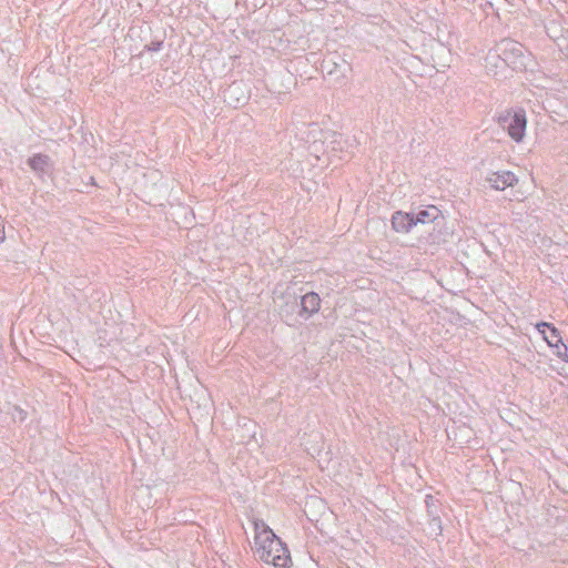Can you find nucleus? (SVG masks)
<instances>
[{"label": "nucleus", "mask_w": 568, "mask_h": 568, "mask_svg": "<svg viewBox=\"0 0 568 568\" xmlns=\"http://www.w3.org/2000/svg\"><path fill=\"white\" fill-rule=\"evenodd\" d=\"M487 183L497 191H504L508 186H514L518 179L511 171L493 172L486 178Z\"/></svg>", "instance_id": "nucleus-6"}, {"label": "nucleus", "mask_w": 568, "mask_h": 568, "mask_svg": "<svg viewBox=\"0 0 568 568\" xmlns=\"http://www.w3.org/2000/svg\"><path fill=\"white\" fill-rule=\"evenodd\" d=\"M310 135L314 139L310 144V150L317 153L323 152L337 155L338 153L352 154L358 142L355 136H344L336 131H323L317 124L310 125Z\"/></svg>", "instance_id": "nucleus-1"}, {"label": "nucleus", "mask_w": 568, "mask_h": 568, "mask_svg": "<svg viewBox=\"0 0 568 568\" xmlns=\"http://www.w3.org/2000/svg\"><path fill=\"white\" fill-rule=\"evenodd\" d=\"M256 552L265 564H272L275 568H290L292 565L291 554L287 546L276 535L255 544Z\"/></svg>", "instance_id": "nucleus-2"}, {"label": "nucleus", "mask_w": 568, "mask_h": 568, "mask_svg": "<svg viewBox=\"0 0 568 568\" xmlns=\"http://www.w3.org/2000/svg\"><path fill=\"white\" fill-rule=\"evenodd\" d=\"M284 304L280 305L278 312L280 315L288 322L290 317H292L300 310L298 297L295 294L290 292H285L282 296Z\"/></svg>", "instance_id": "nucleus-10"}, {"label": "nucleus", "mask_w": 568, "mask_h": 568, "mask_svg": "<svg viewBox=\"0 0 568 568\" xmlns=\"http://www.w3.org/2000/svg\"><path fill=\"white\" fill-rule=\"evenodd\" d=\"M162 47H163V40L154 39L150 43L144 45V51L158 52L162 49Z\"/></svg>", "instance_id": "nucleus-14"}, {"label": "nucleus", "mask_w": 568, "mask_h": 568, "mask_svg": "<svg viewBox=\"0 0 568 568\" xmlns=\"http://www.w3.org/2000/svg\"><path fill=\"white\" fill-rule=\"evenodd\" d=\"M253 524L255 530V544H258V541L270 538L271 535H275L274 531L265 524L264 520L255 519Z\"/></svg>", "instance_id": "nucleus-11"}, {"label": "nucleus", "mask_w": 568, "mask_h": 568, "mask_svg": "<svg viewBox=\"0 0 568 568\" xmlns=\"http://www.w3.org/2000/svg\"><path fill=\"white\" fill-rule=\"evenodd\" d=\"M425 506L429 516V525L436 530H442V520L439 516V501L433 495L425 496Z\"/></svg>", "instance_id": "nucleus-9"}, {"label": "nucleus", "mask_w": 568, "mask_h": 568, "mask_svg": "<svg viewBox=\"0 0 568 568\" xmlns=\"http://www.w3.org/2000/svg\"><path fill=\"white\" fill-rule=\"evenodd\" d=\"M300 310L298 316L303 320H308L316 314L321 308V297L315 292H308L298 298Z\"/></svg>", "instance_id": "nucleus-5"}, {"label": "nucleus", "mask_w": 568, "mask_h": 568, "mask_svg": "<svg viewBox=\"0 0 568 568\" xmlns=\"http://www.w3.org/2000/svg\"><path fill=\"white\" fill-rule=\"evenodd\" d=\"M494 52L511 70L521 71L527 67L528 57L525 54V48L517 41L503 39L496 44Z\"/></svg>", "instance_id": "nucleus-3"}, {"label": "nucleus", "mask_w": 568, "mask_h": 568, "mask_svg": "<svg viewBox=\"0 0 568 568\" xmlns=\"http://www.w3.org/2000/svg\"><path fill=\"white\" fill-rule=\"evenodd\" d=\"M537 331L542 335L547 344L552 348H560L562 343L560 332L552 324L540 322L536 325Z\"/></svg>", "instance_id": "nucleus-7"}, {"label": "nucleus", "mask_w": 568, "mask_h": 568, "mask_svg": "<svg viewBox=\"0 0 568 568\" xmlns=\"http://www.w3.org/2000/svg\"><path fill=\"white\" fill-rule=\"evenodd\" d=\"M497 123L516 143L523 142L527 128V116L524 109H507L497 116Z\"/></svg>", "instance_id": "nucleus-4"}, {"label": "nucleus", "mask_w": 568, "mask_h": 568, "mask_svg": "<svg viewBox=\"0 0 568 568\" xmlns=\"http://www.w3.org/2000/svg\"><path fill=\"white\" fill-rule=\"evenodd\" d=\"M241 90V84L233 82L226 90H225V98L231 99L233 95H237V91Z\"/></svg>", "instance_id": "nucleus-15"}, {"label": "nucleus", "mask_w": 568, "mask_h": 568, "mask_svg": "<svg viewBox=\"0 0 568 568\" xmlns=\"http://www.w3.org/2000/svg\"><path fill=\"white\" fill-rule=\"evenodd\" d=\"M50 158L45 154L38 153L29 158L28 164L36 172H44L48 166Z\"/></svg>", "instance_id": "nucleus-12"}, {"label": "nucleus", "mask_w": 568, "mask_h": 568, "mask_svg": "<svg viewBox=\"0 0 568 568\" xmlns=\"http://www.w3.org/2000/svg\"><path fill=\"white\" fill-rule=\"evenodd\" d=\"M560 348H556L557 352H556V355L562 359L564 362H567L568 363V353H567V346L561 343L559 344Z\"/></svg>", "instance_id": "nucleus-16"}, {"label": "nucleus", "mask_w": 568, "mask_h": 568, "mask_svg": "<svg viewBox=\"0 0 568 568\" xmlns=\"http://www.w3.org/2000/svg\"><path fill=\"white\" fill-rule=\"evenodd\" d=\"M415 225L413 213L396 211L392 216V227L395 232L408 233Z\"/></svg>", "instance_id": "nucleus-8"}, {"label": "nucleus", "mask_w": 568, "mask_h": 568, "mask_svg": "<svg viewBox=\"0 0 568 568\" xmlns=\"http://www.w3.org/2000/svg\"><path fill=\"white\" fill-rule=\"evenodd\" d=\"M413 219L417 225L418 223L425 224L429 221H434L436 219V216L432 215V213L428 210H420L416 214L413 213Z\"/></svg>", "instance_id": "nucleus-13"}]
</instances>
